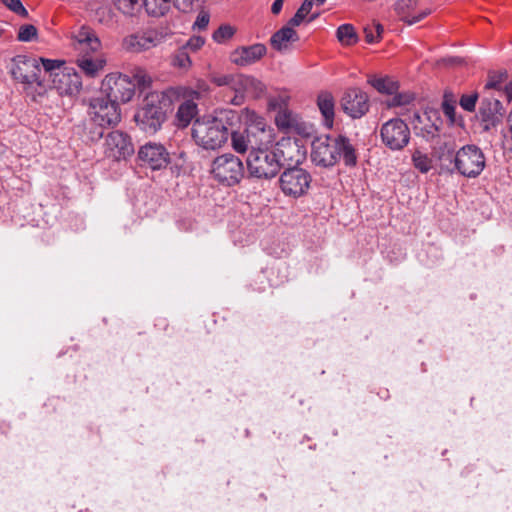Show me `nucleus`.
<instances>
[{
    "label": "nucleus",
    "instance_id": "1",
    "mask_svg": "<svg viewBox=\"0 0 512 512\" xmlns=\"http://www.w3.org/2000/svg\"><path fill=\"white\" fill-rule=\"evenodd\" d=\"M240 121L237 111L222 109L214 116L196 119L192 126V137L195 143L206 150L220 148L229 137V131Z\"/></svg>",
    "mask_w": 512,
    "mask_h": 512
},
{
    "label": "nucleus",
    "instance_id": "2",
    "mask_svg": "<svg viewBox=\"0 0 512 512\" xmlns=\"http://www.w3.org/2000/svg\"><path fill=\"white\" fill-rule=\"evenodd\" d=\"M170 107L169 98L164 93L149 94L134 118L139 128L147 134L153 135L166 121Z\"/></svg>",
    "mask_w": 512,
    "mask_h": 512
},
{
    "label": "nucleus",
    "instance_id": "3",
    "mask_svg": "<svg viewBox=\"0 0 512 512\" xmlns=\"http://www.w3.org/2000/svg\"><path fill=\"white\" fill-rule=\"evenodd\" d=\"M89 114L97 126L88 133L91 141H98L104 136L105 127H114L121 121L119 105L101 92L90 100Z\"/></svg>",
    "mask_w": 512,
    "mask_h": 512
},
{
    "label": "nucleus",
    "instance_id": "4",
    "mask_svg": "<svg viewBox=\"0 0 512 512\" xmlns=\"http://www.w3.org/2000/svg\"><path fill=\"white\" fill-rule=\"evenodd\" d=\"M485 165L483 151L474 144H467L456 151L451 167H447V170L451 173L456 171L467 178H476L482 173Z\"/></svg>",
    "mask_w": 512,
    "mask_h": 512
},
{
    "label": "nucleus",
    "instance_id": "5",
    "mask_svg": "<svg viewBox=\"0 0 512 512\" xmlns=\"http://www.w3.org/2000/svg\"><path fill=\"white\" fill-rule=\"evenodd\" d=\"M246 162L250 176L258 179H271L281 169L272 147L263 148L259 146L257 149H252Z\"/></svg>",
    "mask_w": 512,
    "mask_h": 512
},
{
    "label": "nucleus",
    "instance_id": "6",
    "mask_svg": "<svg viewBox=\"0 0 512 512\" xmlns=\"http://www.w3.org/2000/svg\"><path fill=\"white\" fill-rule=\"evenodd\" d=\"M211 173L218 182L227 186H233L241 181L245 169L239 157L225 153L213 160Z\"/></svg>",
    "mask_w": 512,
    "mask_h": 512
},
{
    "label": "nucleus",
    "instance_id": "7",
    "mask_svg": "<svg viewBox=\"0 0 512 512\" xmlns=\"http://www.w3.org/2000/svg\"><path fill=\"white\" fill-rule=\"evenodd\" d=\"M380 138L389 150L402 151L410 142V128L402 119L392 118L381 125Z\"/></svg>",
    "mask_w": 512,
    "mask_h": 512
},
{
    "label": "nucleus",
    "instance_id": "8",
    "mask_svg": "<svg viewBox=\"0 0 512 512\" xmlns=\"http://www.w3.org/2000/svg\"><path fill=\"white\" fill-rule=\"evenodd\" d=\"M311 181V175L307 170L294 166L282 172L279 187L285 196L296 199L308 192Z\"/></svg>",
    "mask_w": 512,
    "mask_h": 512
},
{
    "label": "nucleus",
    "instance_id": "9",
    "mask_svg": "<svg viewBox=\"0 0 512 512\" xmlns=\"http://www.w3.org/2000/svg\"><path fill=\"white\" fill-rule=\"evenodd\" d=\"M101 93L119 105L130 101L135 93V83L128 75H107L102 81Z\"/></svg>",
    "mask_w": 512,
    "mask_h": 512
},
{
    "label": "nucleus",
    "instance_id": "10",
    "mask_svg": "<svg viewBox=\"0 0 512 512\" xmlns=\"http://www.w3.org/2000/svg\"><path fill=\"white\" fill-rule=\"evenodd\" d=\"M135 152L130 135L121 130L110 131L105 136L104 154L114 161L126 160Z\"/></svg>",
    "mask_w": 512,
    "mask_h": 512
},
{
    "label": "nucleus",
    "instance_id": "11",
    "mask_svg": "<svg viewBox=\"0 0 512 512\" xmlns=\"http://www.w3.org/2000/svg\"><path fill=\"white\" fill-rule=\"evenodd\" d=\"M41 71L42 68L39 64V60L35 57L27 55H16L12 59V77L23 84L36 83L41 85Z\"/></svg>",
    "mask_w": 512,
    "mask_h": 512
},
{
    "label": "nucleus",
    "instance_id": "12",
    "mask_svg": "<svg viewBox=\"0 0 512 512\" xmlns=\"http://www.w3.org/2000/svg\"><path fill=\"white\" fill-rule=\"evenodd\" d=\"M138 158L152 170L166 168L170 162V154L160 143L149 142L141 146L138 151Z\"/></svg>",
    "mask_w": 512,
    "mask_h": 512
},
{
    "label": "nucleus",
    "instance_id": "13",
    "mask_svg": "<svg viewBox=\"0 0 512 512\" xmlns=\"http://www.w3.org/2000/svg\"><path fill=\"white\" fill-rule=\"evenodd\" d=\"M341 107L351 118H361L369 110L368 96L358 88L349 89L341 99Z\"/></svg>",
    "mask_w": 512,
    "mask_h": 512
},
{
    "label": "nucleus",
    "instance_id": "14",
    "mask_svg": "<svg viewBox=\"0 0 512 512\" xmlns=\"http://www.w3.org/2000/svg\"><path fill=\"white\" fill-rule=\"evenodd\" d=\"M333 150V137H318L312 142L311 159L318 166H333L337 163Z\"/></svg>",
    "mask_w": 512,
    "mask_h": 512
},
{
    "label": "nucleus",
    "instance_id": "15",
    "mask_svg": "<svg viewBox=\"0 0 512 512\" xmlns=\"http://www.w3.org/2000/svg\"><path fill=\"white\" fill-rule=\"evenodd\" d=\"M162 36L153 30L131 34L124 38L123 47L133 53H139L156 47L160 44Z\"/></svg>",
    "mask_w": 512,
    "mask_h": 512
},
{
    "label": "nucleus",
    "instance_id": "16",
    "mask_svg": "<svg viewBox=\"0 0 512 512\" xmlns=\"http://www.w3.org/2000/svg\"><path fill=\"white\" fill-rule=\"evenodd\" d=\"M276 159L279 160V166L298 163L301 157L300 147L295 139L283 137L272 146Z\"/></svg>",
    "mask_w": 512,
    "mask_h": 512
},
{
    "label": "nucleus",
    "instance_id": "17",
    "mask_svg": "<svg viewBox=\"0 0 512 512\" xmlns=\"http://www.w3.org/2000/svg\"><path fill=\"white\" fill-rule=\"evenodd\" d=\"M53 84L60 95H76L82 88L81 77L73 69L56 72L54 74Z\"/></svg>",
    "mask_w": 512,
    "mask_h": 512
},
{
    "label": "nucleus",
    "instance_id": "18",
    "mask_svg": "<svg viewBox=\"0 0 512 512\" xmlns=\"http://www.w3.org/2000/svg\"><path fill=\"white\" fill-rule=\"evenodd\" d=\"M267 52L264 44L256 43L242 46L231 53V61L237 66L245 67L259 61Z\"/></svg>",
    "mask_w": 512,
    "mask_h": 512
},
{
    "label": "nucleus",
    "instance_id": "19",
    "mask_svg": "<svg viewBox=\"0 0 512 512\" xmlns=\"http://www.w3.org/2000/svg\"><path fill=\"white\" fill-rule=\"evenodd\" d=\"M503 115V106L498 99L484 97L479 106V116L484 123V130L488 131L491 127L500 122Z\"/></svg>",
    "mask_w": 512,
    "mask_h": 512
},
{
    "label": "nucleus",
    "instance_id": "20",
    "mask_svg": "<svg viewBox=\"0 0 512 512\" xmlns=\"http://www.w3.org/2000/svg\"><path fill=\"white\" fill-rule=\"evenodd\" d=\"M231 135L232 148L237 153L250 152L252 149H257L260 146L259 139L256 133L251 129H244L243 131H229Z\"/></svg>",
    "mask_w": 512,
    "mask_h": 512
},
{
    "label": "nucleus",
    "instance_id": "21",
    "mask_svg": "<svg viewBox=\"0 0 512 512\" xmlns=\"http://www.w3.org/2000/svg\"><path fill=\"white\" fill-rule=\"evenodd\" d=\"M333 146L336 162L342 159L346 166H356L358 157L356 149L349 138L344 135L333 137Z\"/></svg>",
    "mask_w": 512,
    "mask_h": 512
},
{
    "label": "nucleus",
    "instance_id": "22",
    "mask_svg": "<svg viewBox=\"0 0 512 512\" xmlns=\"http://www.w3.org/2000/svg\"><path fill=\"white\" fill-rule=\"evenodd\" d=\"M77 49L81 52H95L100 48V40L94 31L88 26H81L74 34Z\"/></svg>",
    "mask_w": 512,
    "mask_h": 512
},
{
    "label": "nucleus",
    "instance_id": "23",
    "mask_svg": "<svg viewBox=\"0 0 512 512\" xmlns=\"http://www.w3.org/2000/svg\"><path fill=\"white\" fill-rule=\"evenodd\" d=\"M426 121L420 128L417 135L424 138L426 141L435 139L438 136L442 120L439 111L433 108H428L424 111Z\"/></svg>",
    "mask_w": 512,
    "mask_h": 512
},
{
    "label": "nucleus",
    "instance_id": "24",
    "mask_svg": "<svg viewBox=\"0 0 512 512\" xmlns=\"http://www.w3.org/2000/svg\"><path fill=\"white\" fill-rule=\"evenodd\" d=\"M317 106L323 116L326 127L331 128L334 122L335 101L330 92L323 91L317 97Z\"/></svg>",
    "mask_w": 512,
    "mask_h": 512
},
{
    "label": "nucleus",
    "instance_id": "25",
    "mask_svg": "<svg viewBox=\"0 0 512 512\" xmlns=\"http://www.w3.org/2000/svg\"><path fill=\"white\" fill-rule=\"evenodd\" d=\"M198 114V106L193 100H185L180 104L176 113L179 127H187Z\"/></svg>",
    "mask_w": 512,
    "mask_h": 512
},
{
    "label": "nucleus",
    "instance_id": "26",
    "mask_svg": "<svg viewBox=\"0 0 512 512\" xmlns=\"http://www.w3.org/2000/svg\"><path fill=\"white\" fill-rule=\"evenodd\" d=\"M297 40L298 35L296 31L290 26H284L272 35L270 43L275 50L282 51L288 47L287 43L289 41Z\"/></svg>",
    "mask_w": 512,
    "mask_h": 512
},
{
    "label": "nucleus",
    "instance_id": "27",
    "mask_svg": "<svg viewBox=\"0 0 512 512\" xmlns=\"http://www.w3.org/2000/svg\"><path fill=\"white\" fill-rule=\"evenodd\" d=\"M275 121L278 128L286 131H298L302 125L298 115L286 109L280 110L277 113Z\"/></svg>",
    "mask_w": 512,
    "mask_h": 512
},
{
    "label": "nucleus",
    "instance_id": "28",
    "mask_svg": "<svg viewBox=\"0 0 512 512\" xmlns=\"http://www.w3.org/2000/svg\"><path fill=\"white\" fill-rule=\"evenodd\" d=\"M433 149L434 154L440 161L442 167H444L446 163H448L447 167L452 164L453 158L456 154L455 144L453 141H439Z\"/></svg>",
    "mask_w": 512,
    "mask_h": 512
},
{
    "label": "nucleus",
    "instance_id": "29",
    "mask_svg": "<svg viewBox=\"0 0 512 512\" xmlns=\"http://www.w3.org/2000/svg\"><path fill=\"white\" fill-rule=\"evenodd\" d=\"M368 83L374 87L379 93L393 95L399 89V84L392 78L385 77H371Z\"/></svg>",
    "mask_w": 512,
    "mask_h": 512
},
{
    "label": "nucleus",
    "instance_id": "30",
    "mask_svg": "<svg viewBox=\"0 0 512 512\" xmlns=\"http://www.w3.org/2000/svg\"><path fill=\"white\" fill-rule=\"evenodd\" d=\"M173 0H143L146 12L154 17L165 15L171 7Z\"/></svg>",
    "mask_w": 512,
    "mask_h": 512
},
{
    "label": "nucleus",
    "instance_id": "31",
    "mask_svg": "<svg viewBox=\"0 0 512 512\" xmlns=\"http://www.w3.org/2000/svg\"><path fill=\"white\" fill-rule=\"evenodd\" d=\"M260 85V82L254 77L236 74L231 82L230 90L235 93H245L248 89Z\"/></svg>",
    "mask_w": 512,
    "mask_h": 512
},
{
    "label": "nucleus",
    "instance_id": "32",
    "mask_svg": "<svg viewBox=\"0 0 512 512\" xmlns=\"http://www.w3.org/2000/svg\"><path fill=\"white\" fill-rule=\"evenodd\" d=\"M508 79V73L506 70L491 71L488 73V79L484 86L485 90H497L503 89V84Z\"/></svg>",
    "mask_w": 512,
    "mask_h": 512
},
{
    "label": "nucleus",
    "instance_id": "33",
    "mask_svg": "<svg viewBox=\"0 0 512 512\" xmlns=\"http://www.w3.org/2000/svg\"><path fill=\"white\" fill-rule=\"evenodd\" d=\"M337 39L346 46L353 45L358 42V35L351 24H342L337 28Z\"/></svg>",
    "mask_w": 512,
    "mask_h": 512
},
{
    "label": "nucleus",
    "instance_id": "34",
    "mask_svg": "<svg viewBox=\"0 0 512 512\" xmlns=\"http://www.w3.org/2000/svg\"><path fill=\"white\" fill-rule=\"evenodd\" d=\"M77 64L81 71L84 72L88 77H95L103 68L102 61L93 60L85 56L78 59Z\"/></svg>",
    "mask_w": 512,
    "mask_h": 512
},
{
    "label": "nucleus",
    "instance_id": "35",
    "mask_svg": "<svg viewBox=\"0 0 512 512\" xmlns=\"http://www.w3.org/2000/svg\"><path fill=\"white\" fill-rule=\"evenodd\" d=\"M132 83H135V88L138 87L141 90L149 87L151 83V77L147 74V72L142 68H135L131 71V75H128Z\"/></svg>",
    "mask_w": 512,
    "mask_h": 512
},
{
    "label": "nucleus",
    "instance_id": "36",
    "mask_svg": "<svg viewBox=\"0 0 512 512\" xmlns=\"http://www.w3.org/2000/svg\"><path fill=\"white\" fill-rule=\"evenodd\" d=\"M415 100V94L411 92H401L393 94V97L387 101L388 107H401L412 103Z\"/></svg>",
    "mask_w": 512,
    "mask_h": 512
},
{
    "label": "nucleus",
    "instance_id": "37",
    "mask_svg": "<svg viewBox=\"0 0 512 512\" xmlns=\"http://www.w3.org/2000/svg\"><path fill=\"white\" fill-rule=\"evenodd\" d=\"M412 162L414 167L418 169L421 173H427L432 167L431 159L426 154H423L419 150H416L412 154Z\"/></svg>",
    "mask_w": 512,
    "mask_h": 512
},
{
    "label": "nucleus",
    "instance_id": "38",
    "mask_svg": "<svg viewBox=\"0 0 512 512\" xmlns=\"http://www.w3.org/2000/svg\"><path fill=\"white\" fill-rule=\"evenodd\" d=\"M365 39L367 43L374 44L378 42L383 33V26L380 23H372L364 28Z\"/></svg>",
    "mask_w": 512,
    "mask_h": 512
},
{
    "label": "nucleus",
    "instance_id": "39",
    "mask_svg": "<svg viewBox=\"0 0 512 512\" xmlns=\"http://www.w3.org/2000/svg\"><path fill=\"white\" fill-rule=\"evenodd\" d=\"M114 5L125 15H133L141 5L139 0H113Z\"/></svg>",
    "mask_w": 512,
    "mask_h": 512
},
{
    "label": "nucleus",
    "instance_id": "40",
    "mask_svg": "<svg viewBox=\"0 0 512 512\" xmlns=\"http://www.w3.org/2000/svg\"><path fill=\"white\" fill-rule=\"evenodd\" d=\"M19 41L30 42L37 38V28L32 24L20 26L17 36Z\"/></svg>",
    "mask_w": 512,
    "mask_h": 512
},
{
    "label": "nucleus",
    "instance_id": "41",
    "mask_svg": "<svg viewBox=\"0 0 512 512\" xmlns=\"http://www.w3.org/2000/svg\"><path fill=\"white\" fill-rule=\"evenodd\" d=\"M235 33V29L230 25H221L212 35L213 40L217 43H224L229 40Z\"/></svg>",
    "mask_w": 512,
    "mask_h": 512
},
{
    "label": "nucleus",
    "instance_id": "42",
    "mask_svg": "<svg viewBox=\"0 0 512 512\" xmlns=\"http://www.w3.org/2000/svg\"><path fill=\"white\" fill-rule=\"evenodd\" d=\"M418 6V0H398L395 4L397 13L402 17L409 15L411 10Z\"/></svg>",
    "mask_w": 512,
    "mask_h": 512
},
{
    "label": "nucleus",
    "instance_id": "43",
    "mask_svg": "<svg viewBox=\"0 0 512 512\" xmlns=\"http://www.w3.org/2000/svg\"><path fill=\"white\" fill-rule=\"evenodd\" d=\"M1 2L15 14L24 18L28 17V11L20 0H1Z\"/></svg>",
    "mask_w": 512,
    "mask_h": 512
},
{
    "label": "nucleus",
    "instance_id": "44",
    "mask_svg": "<svg viewBox=\"0 0 512 512\" xmlns=\"http://www.w3.org/2000/svg\"><path fill=\"white\" fill-rule=\"evenodd\" d=\"M478 100V93L464 94L461 96L459 104L467 112H473Z\"/></svg>",
    "mask_w": 512,
    "mask_h": 512
},
{
    "label": "nucleus",
    "instance_id": "45",
    "mask_svg": "<svg viewBox=\"0 0 512 512\" xmlns=\"http://www.w3.org/2000/svg\"><path fill=\"white\" fill-rule=\"evenodd\" d=\"M39 64H42V68L45 72H49L51 74H55L60 70L61 65L63 64L62 61L58 60H52V59H45V58H39Z\"/></svg>",
    "mask_w": 512,
    "mask_h": 512
},
{
    "label": "nucleus",
    "instance_id": "46",
    "mask_svg": "<svg viewBox=\"0 0 512 512\" xmlns=\"http://www.w3.org/2000/svg\"><path fill=\"white\" fill-rule=\"evenodd\" d=\"M200 0H173L174 6L181 12L188 13Z\"/></svg>",
    "mask_w": 512,
    "mask_h": 512
},
{
    "label": "nucleus",
    "instance_id": "47",
    "mask_svg": "<svg viewBox=\"0 0 512 512\" xmlns=\"http://www.w3.org/2000/svg\"><path fill=\"white\" fill-rule=\"evenodd\" d=\"M430 13H431L430 9H424L416 15L409 14V15L402 16V21L407 23L408 25H413L415 23L420 22L422 19H424Z\"/></svg>",
    "mask_w": 512,
    "mask_h": 512
},
{
    "label": "nucleus",
    "instance_id": "48",
    "mask_svg": "<svg viewBox=\"0 0 512 512\" xmlns=\"http://www.w3.org/2000/svg\"><path fill=\"white\" fill-rule=\"evenodd\" d=\"M173 63L180 68H187L190 66L191 60L185 51H179L174 56Z\"/></svg>",
    "mask_w": 512,
    "mask_h": 512
},
{
    "label": "nucleus",
    "instance_id": "49",
    "mask_svg": "<svg viewBox=\"0 0 512 512\" xmlns=\"http://www.w3.org/2000/svg\"><path fill=\"white\" fill-rule=\"evenodd\" d=\"M442 110L445 116L450 120L451 123L455 122V105L452 101L444 99L442 102Z\"/></svg>",
    "mask_w": 512,
    "mask_h": 512
},
{
    "label": "nucleus",
    "instance_id": "50",
    "mask_svg": "<svg viewBox=\"0 0 512 512\" xmlns=\"http://www.w3.org/2000/svg\"><path fill=\"white\" fill-rule=\"evenodd\" d=\"M210 16L206 12H201L198 14L196 21L194 22L193 28H197L198 30L206 29L209 24Z\"/></svg>",
    "mask_w": 512,
    "mask_h": 512
},
{
    "label": "nucleus",
    "instance_id": "51",
    "mask_svg": "<svg viewBox=\"0 0 512 512\" xmlns=\"http://www.w3.org/2000/svg\"><path fill=\"white\" fill-rule=\"evenodd\" d=\"M234 74L219 75L213 77V83L217 86H226L230 88L231 82L234 78Z\"/></svg>",
    "mask_w": 512,
    "mask_h": 512
},
{
    "label": "nucleus",
    "instance_id": "52",
    "mask_svg": "<svg viewBox=\"0 0 512 512\" xmlns=\"http://www.w3.org/2000/svg\"><path fill=\"white\" fill-rule=\"evenodd\" d=\"M205 43L204 38L201 36H194L187 42V47L193 51L200 49Z\"/></svg>",
    "mask_w": 512,
    "mask_h": 512
},
{
    "label": "nucleus",
    "instance_id": "53",
    "mask_svg": "<svg viewBox=\"0 0 512 512\" xmlns=\"http://www.w3.org/2000/svg\"><path fill=\"white\" fill-rule=\"evenodd\" d=\"M425 121H426V118L424 116V113L420 114L418 112H415L413 114L412 124H413V128L416 131V133L420 132V128L424 124Z\"/></svg>",
    "mask_w": 512,
    "mask_h": 512
},
{
    "label": "nucleus",
    "instance_id": "54",
    "mask_svg": "<svg viewBox=\"0 0 512 512\" xmlns=\"http://www.w3.org/2000/svg\"><path fill=\"white\" fill-rule=\"evenodd\" d=\"M305 17L306 16L304 14L297 10L295 15L289 20L288 24L290 27L299 26L303 22Z\"/></svg>",
    "mask_w": 512,
    "mask_h": 512
},
{
    "label": "nucleus",
    "instance_id": "55",
    "mask_svg": "<svg viewBox=\"0 0 512 512\" xmlns=\"http://www.w3.org/2000/svg\"><path fill=\"white\" fill-rule=\"evenodd\" d=\"M507 123H508V135L506 136V141H507L509 150L512 151V111L508 115Z\"/></svg>",
    "mask_w": 512,
    "mask_h": 512
},
{
    "label": "nucleus",
    "instance_id": "56",
    "mask_svg": "<svg viewBox=\"0 0 512 512\" xmlns=\"http://www.w3.org/2000/svg\"><path fill=\"white\" fill-rule=\"evenodd\" d=\"M313 4L314 0H304L298 11L307 16L313 7Z\"/></svg>",
    "mask_w": 512,
    "mask_h": 512
},
{
    "label": "nucleus",
    "instance_id": "57",
    "mask_svg": "<svg viewBox=\"0 0 512 512\" xmlns=\"http://www.w3.org/2000/svg\"><path fill=\"white\" fill-rule=\"evenodd\" d=\"M244 94L245 93H235L234 97L231 98L230 102L235 106L242 105L245 99Z\"/></svg>",
    "mask_w": 512,
    "mask_h": 512
},
{
    "label": "nucleus",
    "instance_id": "58",
    "mask_svg": "<svg viewBox=\"0 0 512 512\" xmlns=\"http://www.w3.org/2000/svg\"><path fill=\"white\" fill-rule=\"evenodd\" d=\"M284 0H275L271 6V12L273 14H279L282 6H283Z\"/></svg>",
    "mask_w": 512,
    "mask_h": 512
},
{
    "label": "nucleus",
    "instance_id": "59",
    "mask_svg": "<svg viewBox=\"0 0 512 512\" xmlns=\"http://www.w3.org/2000/svg\"><path fill=\"white\" fill-rule=\"evenodd\" d=\"M504 91H505V94L506 96L511 99L512 98V81H510L509 83H507L505 86H504Z\"/></svg>",
    "mask_w": 512,
    "mask_h": 512
},
{
    "label": "nucleus",
    "instance_id": "60",
    "mask_svg": "<svg viewBox=\"0 0 512 512\" xmlns=\"http://www.w3.org/2000/svg\"><path fill=\"white\" fill-rule=\"evenodd\" d=\"M317 17V15H312L309 19V22L313 21L315 18Z\"/></svg>",
    "mask_w": 512,
    "mask_h": 512
},
{
    "label": "nucleus",
    "instance_id": "61",
    "mask_svg": "<svg viewBox=\"0 0 512 512\" xmlns=\"http://www.w3.org/2000/svg\"><path fill=\"white\" fill-rule=\"evenodd\" d=\"M319 5L323 4L326 0H316Z\"/></svg>",
    "mask_w": 512,
    "mask_h": 512
},
{
    "label": "nucleus",
    "instance_id": "62",
    "mask_svg": "<svg viewBox=\"0 0 512 512\" xmlns=\"http://www.w3.org/2000/svg\"><path fill=\"white\" fill-rule=\"evenodd\" d=\"M4 29L0 26V37L2 36Z\"/></svg>",
    "mask_w": 512,
    "mask_h": 512
},
{
    "label": "nucleus",
    "instance_id": "63",
    "mask_svg": "<svg viewBox=\"0 0 512 512\" xmlns=\"http://www.w3.org/2000/svg\"><path fill=\"white\" fill-rule=\"evenodd\" d=\"M258 133H260L261 135L265 134V131L262 129V130H258Z\"/></svg>",
    "mask_w": 512,
    "mask_h": 512
}]
</instances>
